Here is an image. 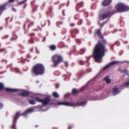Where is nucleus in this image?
Returning <instances> with one entry per match:
<instances>
[{
  "label": "nucleus",
  "mask_w": 129,
  "mask_h": 129,
  "mask_svg": "<svg viewBox=\"0 0 129 129\" xmlns=\"http://www.w3.org/2000/svg\"><path fill=\"white\" fill-rule=\"evenodd\" d=\"M15 0H9V2L10 3H11L13 2Z\"/></svg>",
  "instance_id": "28"
},
{
  "label": "nucleus",
  "mask_w": 129,
  "mask_h": 129,
  "mask_svg": "<svg viewBox=\"0 0 129 129\" xmlns=\"http://www.w3.org/2000/svg\"><path fill=\"white\" fill-rule=\"evenodd\" d=\"M29 94V93L25 91L21 94V95L23 96H26Z\"/></svg>",
  "instance_id": "17"
},
{
  "label": "nucleus",
  "mask_w": 129,
  "mask_h": 129,
  "mask_svg": "<svg viewBox=\"0 0 129 129\" xmlns=\"http://www.w3.org/2000/svg\"><path fill=\"white\" fill-rule=\"evenodd\" d=\"M37 83H38V81H37Z\"/></svg>",
  "instance_id": "39"
},
{
  "label": "nucleus",
  "mask_w": 129,
  "mask_h": 129,
  "mask_svg": "<svg viewBox=\"0 0 129 129\" xmlns=\"http://www.w3.org/2000/svg\"><path fill=\"white\" fill-rule=\"evenodd\" d=\"M118 70H119V71H121V69H118Z\"/></svg>",
  "instance_id": "35"
},
{
  "label": "nucleus",
  "mask_w": 129,
  "mask_h": 129,
  "mask_svg": "<svg viewBox=\"0 0 129 129\" xmlns=\"http://www.w3.org/2000/svg\"><path fill=\"white\" fill-rule=\"evenodd\" d=\"M66 67H68V63H67V62H66Z\"/></svg>",
  "instance_id": "34"
},
{
  "label": "nucleus",
  "mask_w": 129,
  "mask_h": 129,
  "mask_svg": "<svg viewBox=\"0 0 129 129\" xmlns=\"http://www.w3.org/2000/svg\"><path fill=\"white\" fill-rule=\"evenodd\" d=\"M50 48L52 50H54L56 49V46L54 45L50 46Z\"/></svg>",
  "instance_id": "19"
},
{
  "label": "nucleus",
  "mask_w": 129,
  "mask_h": 129,
  "mask_svg": "<svg viewBox=\"0 0 129 129\" xmlns=\"http://www.w3.org/2000/svg\"><path fill=\"white\" fill-rule=\"evenodd\" d=\"M72 127H71L70 126H69L68 127V129H71L72 128Z\"/></svg>",
  "instance_id": "30"
},
{
  "label": "nucleus",
  "mask_w": 129,
  "mask_h": 129,
  "mask_svg": "<svg viewBox=\"0 0 129 129\" xmlns=\"http://www.w3.org/2000/svg\"><path fill=\"white\" fill-rule=\"evenodd\" d=\"M80 63L81 65H82L83 64V62L82 61H80Z\"/></svg>",
  "instance_id": "29"
},
{
  "label": "nucleus",
  "mask_w": 129,
  "mask_h": 129,
  "mask_svg": "<svg viewBox=\"0 0 129 129\" xmlns=\"http://www.w3.org/2000/svg\"><path fill=\"white\" fill-rule=\"evenodd\" d=\"M123 85L125 86L126 85L127 86V87H128V86L129 85V81H128L127 82H126L124 83Z\"/></svg>",
  "instance_id": "25"
},
{
  "label": "nucleus",
  "mask_w": 129,
  "mask_h": 129,
  "mask_svg": "<svg viewBox=\"0 0 129 129\" xmlns=\"http://www.w3.org/2000/svg\"><path fill=\"white\" fill-rule=\"evenodd\" d=\"M27 0H25V1H23L22 2H21V3H25L26 2Z\"/></svg>",
  "instance_id": "31"
},
{
  "label": "nucleus",
  "mask_w": 129,
  "mask_h": 129,
  "mask_svg": "<svg viewBox=\"0 0 129 129\" xmlns=\"http://www.w3.org/2000/svg\"><path fill=\"white\" fill-rule=\"evenodd\" d=\"M19 113H16L14 117L13 120V121L12 125L10 126V128L12 129H16V122L17 120V119L19 116L22 115H26L27 113H22L21 114H19Z\"/></svg>",
  "instance_id": "5"
},
{
  "label": "nucleus",
  "mask_w": 129,
  "mask_h": 129,
  "mask_svg": "<svg viewBox=\"0 0 129 129\" xmlns=\"http://www.w3.org/2000/svg\"><path fill=\"white\" fill-rule=\"evenodd\" d=\"M120 92V91L118 90L117 87H115L114 88L113 90V94L115 95L119 93Z\"/></svg>",
  "instance_id": "11"
},
{
  "label": "nucleus",
  "mask_w": 129,
  "mask_h": 129,
  "mask_svg": "<svg viewBox=\"0 0 129 129\" xmlns=\"http://www.w3.org/2000/svg\"><path fill=\"white\" fill-rule=\"evenodd\" d=\"M101 38H103V36H101Z\"/></svg>",
  "instance_id": "38"
},
{
  "label": "nucleus",
  "mask_w": 129,
  "mask_h": 129,
  "mask_svg": "<svg viewBox=\"0 0 129 129\" xmlns=\"http://www.w3.org/2000/svg\"><path fill=\"white\" fill-rule=\"evenodd\" d=\"M53 95L56 98L59 97V96L58 94L56 92H54L53 93Z\"/></svg>",
  "instance_id": "18"
},
{
  "label": "nucleus",
  "mask_w": 129,
  "mask_h": 129,
  "mask_svg": "<svg viewBox=\"0 0 129 129\" xmlns=\"http://www.w3.org/2000/svg\"><path fill=\"white\" fill-rule=\"evenodd\" d=\"M56 87L57 88L58 87L57 86V84L56 85Z\"/></svg>",
  "instance_id": "40"
},
{
  "label": "nucleus",
  "mask_w": 129,
  "mask_h": 129,
  "mask_svg": "<svg viewBox=\"0 0 129 129\" xmlns=\"http://www.w3.org/2000/svg\"><path fill=\"white\" fill-rule=\"evenodd\" d=\"M19 71V70L17 69V70L16 71V72H18Z\"/></svg>",
  "instance_id": "32"
},
{
  "label": "nucleus",
  "mask_w": 129,
  "mask_h": 129,
  "mask_svg": "<svg viewBox=\"0 0 129 129\" xmlns=\"http://www.w3.org/2000/svg\"><path fill=\"white\" fill-rule=\"evenodd\" d=\"M70 94H67L64 96V97L65 98H67L69 97Z\"/></svg>",
  "instance_id": "26"
},
{
  "label": "nucleus",
  "mask_w": 129,
  "mask_h": 129,
  "mask_svg": "<svg viewBox=\"0 0 129 129\" xmlns=\"http://www.w3.org/2000/svg\"><path fill=\"white\" fill-rule=\"evenodd\" d=\"M6 90L7 91H12L13 92H16L18 91V90L16 89H11L10 88H6Z\"/></svg>",
  "instance_id": "13"
},
{
  "label": "nucleus",
  "mask_w": 129,
  "mask_h": 129,
  "mask_svg": "<svg viewBox=\"0 0 129 129\" xmlns=\"http://www.w3.org/2000/svg\"><path fill=\"white\" fill-rule=\"evenodd\" d=\"M3 104L0 103V109L3 108Z\"/></svg>",
  "instance_id": "27"
},
{
  "label": "nucleus",
  "mask_w": 129,
  "mask_h": 129,
  "mask_svg": "<svg viewBox=\"0 0 129 129\" xmlns=\"http://www.w3.org/2000/svg\"><path fill=\"white\" fill-rule=\"evenodd\" d=\"M50 101L49 99L48 98H46L44 100H42V103L44 105H46L48 104Z\"/></svg>",
  "instance_id": "9"
},
{
  "label": "nucleus",
  "mask_w": 129,
  "mask_h": 129,
  "mask_svg": "<svg viewBox=\"0 0 129 129\" xmlns=\"http://www.w3.org/2000/svg\"><path fill=\"white\" fill-rule=\"evenodd\" d=\"M32 40H30L29 41V43H32V42H31V41H32Z\"/></svg>",
  "instance_id": "33"
},
{
  "label": "nucleus",
  "mask_w": 129,
  "mask_h": 129,
  "mask_svg": "<svg viewBox=\"0 0 129 129\" xmlns=\"http://www.w3.org/2000/svg\"><path fill=\"white\" fill-rule=\"evenodd\" d=\"M78 104L79 105L78 106H83L85 105L86 103L85 101H83L81 102H78Z\"/></svg>",
  "instance_id": "15"
},
{
  "label": "nucleus",
  "mask_w": 129,
  "mask_h": 129,
  "mask_svg": "<svg viewBox=\"0 0 129 129\" xmlns=\"http://www.w3.org/2000/svg\"><path fill=\"white\" fill-rule=\"evenodd\" d=\"M57 104L58 105H64L65 106H73L76 105L75 103L67 102H59Z\"/></svg>",
  "instance_id": "6"
},
{
  "label": "nucleus",
  "mask_w": 129,
  "mask_h": 129,
  "mask_svg": "<svg viewBox=\"0 0 129 129\" xmlns=\"http://www.w3.org/2000/svg\"><path fill=\"white\" fill-rule=\"evenodd\" d=\"M117 11L119 12H123L129 10L128 7L125 6L123 4L119 3L117 5L116 7Z\"/></svg>",
  "instance_id": "3"
},
{
  "label": "nucleus",
  "mask_w": 129,
  "mask_h": 129,
  "mask_svg": "<svg viewBox=\"0 0 129 129\" xmlns=\"http://www.w3.org/2000/svg\"><path fill=\"white\" fill-rule=\"evenodd\" d=\"M109 15L110 13H109L104 14L102 16H100V19L103 20L107 18Z\"/></svg>",
  "instance_id": "8"
},
{
  "label": "nucleus",
  "mask_w": 129,
  "mask_h": 129,
  "mask_svg": "<svg viewBox=\"0 0 129 129\" xmlns=\"http://www.w3.org/2000/svg\"><path fill=\"white\" fill-rule=\"evenodd\" d=\"M32 71L33 73L36 75H42L44 72V67L41 64H37L34 67Z\"/></svg>",
  "instance_id": "2"
},
{
  "label": "nucleus",
  "mask_w": 129,
  "mask_h": 129,
  "mask_svg": "<svg viewBox=\"0 0 129 129\" xmlns=\"http://www.w3.org/2000/svg\"><path fill=\"white\" fill-rule=\"evenodd\" d=\"M72 92L73 94H76L78 92V91L76 89H74L72 91Z\"/></svg>",
  "instance_id": "20"
},
{
  "label": "nucleus",
  "mask_w": 129,
  "mask_h": 129,
  "mask_svg": "<svg viewBox=\"0 0 129 129\" xmlns=\"http://www.w3.org/2000/svg\"><path fill=\"white\" fill-rule=\"evenodd\" d=\"M34 109L33 108H30L27 109L26 111V113H29L34 112Z\"/></svg>",
  "instance_id": "14"
},
{
  "label": "nucleus",
  "mask_w": 129,
  "mask_h": 129,
  "mask_svg": "<svg viewBox=\"0 0 129 129\" xmlns=\"http://www.w3.org/2000/svg\"><path fill=\"white\" fill-rule=\"evenodd\" d=\"M38 126L37 125H36L35 126V127H37Z\"/></svg>",
  "instance_id": "37"
},
{
  "label": "nucleus",
  "mask_w": 129,
  "mask_h": 129,
  "mask_svg": "<svg viewBox=\"0 0 129 129\" xmlns=\"http://www.w3.org/2000/svg\"><path fill=\"white\" fill-rule=\"evenodd\" d=\"M29 103L30 104H34L36 103L35 101L33 100H30L29 101Z\"/></svg>",
  "instance_id": "22"
},
{
  "label": "nucleus",
  "mask_w": 129,
  "mask_h": 129,
  "mask_svg": "<svg viewBox=\"0 0 129 129\" xmlns=\"http://www.w3.org/2000/svg\"><path fill=\"white\" fill-rule=\"evenodd\" d=\"M4 88L3 84L2 83H0V90H2Z\"/></svg>",
  "instance_id": "24"
},
{
  "label": "nucleus",
  "mask_w": 129,
  "mask_h": 129,
  "mask_svg": "<svg viewBox=\"0 0 129 129\" xmlns=\"http://www.w3.org/2000/svg\"><path fill=\"white\" fill-rule=\"evenodd\" d=\"M91 57V56H90L88 58V59H89V58H90Z\"/></svg>",
  "instance_id": "36"
},
{
  "label": "nucleus",
  "mask_w": 129,
  "mask_h": 129,
  "mask_svg": "<svg viewBox=\"0 0 129 129\" xmlns=\"http://www.w3.org/2000/svg\"><path fill=\"white\" fill-rule=\"evenodd\" d=\"M107 51L105 46L99 42L95 47L92 57L96 62H100L102 61V58L105 55V52Z\"/></svg>",
  "instance_id": "1"
},
{
  "label": "nucleus",
  "mask_w": 129,
  "mask_h": 129,
  "mask_svg": "<svg viewBox=\"0 0 129 129\" xmlns=\"http://www.w3.org/2000/svg\"><path fill=\"white\" fill-rule=\"evenodd\" d=\"M111 2V0H104L103 2V5L104 6H106L110 4Z\"/></svg>",
  "instance_id": "10"
},
{
  "label": "nucleus",
  "mask_w": 129,
  "mask_h": 129,
  "mask_svg": "<svg viewBox=\"0 0 129 129\" xmlns=\"http://www.w3.org/2000/svg\"><path fill=\"white\" fill-rule=\"evenodd\" d=\"M52 61L54 66H57L62 60L61 56L59 55H56L53 56L52 57Z\"/></svg>",
  "instance_id": "4"
},
{
  "label": "nucleus",
  "mask_w": 129,
  "mask_h": 129,
  "mask_svg": "<svg viewBox=\"0 0 129 129\" xmlns=\"http://www.w3.org/2000/svg\"><path fill=\"white\" fill-rule=\"evenodd\" d=\"M118 62L116 61H113L109 64H107L106 66L103 68V70H105L109 67L110 66L112 65H113L115 64L118 63Z\"/></svg>",
  "instance_id": "7"
},
{
  "label": "nucleus",
  "mask_w": 129,
  "mask_h": 129,
  "mask_svg": "<svg viewBox=\"0 0 129 129\" xmlns=\"http://www.w3.org/2000/svg\"><path fill=\"white\" fill-rule=\"evenodd\" d=\"M96 33L98 34L99 37H100L101 36V32L100 30H98L97 31Z\"/></svg>",
  "instance_id": "23"
},
{
  "label": "nucleus",
  "mask_w": 129,
  "mask_h": 129,
  "mask_svg": "<svg viewBox=\"0 0 129 129\" xmlns=\"http://www.w3.org/2000/svg\"><path fill=\"white\" fill-rule=\"evenodd\" d=\"M6 4H5L3 5L2 6L0 7V11H2L5 10V6L6 5Z\"/></svg>",
  "instance_id": "16"
},
{
  "label": "nucleus",
  "mask_w": 129,
  "mask_h": 129,
  "mask_svg": "<svg viewBox=\"0 0 129 129\" xmlns=\"http://www.w3.org/2000/svg\"><path fill=\"white\" fill-rule=\"evenodd\" d=\"M36 100L38 102H41L42 103V100L40 99L39 98L37 97L36 98Z\"/></svg>",
  "instance_id": "21"
},
{
  "label": "nucleus",
  "mask_w": 129,
  "mask_h": 129,
  "mask_svg": "<svg viewBox=\"0 0 129 129\" xmlns=\"http://www.w3.org/2000/svg\"><path fill=\"white\" fill-rule=\"evenodd\" d=\"M104 80L108 84L110 83L111 82V80L110 79H109V76H107L104 79Z\"/></svg>",
  "instance_id": "12"
}]
</instances>
